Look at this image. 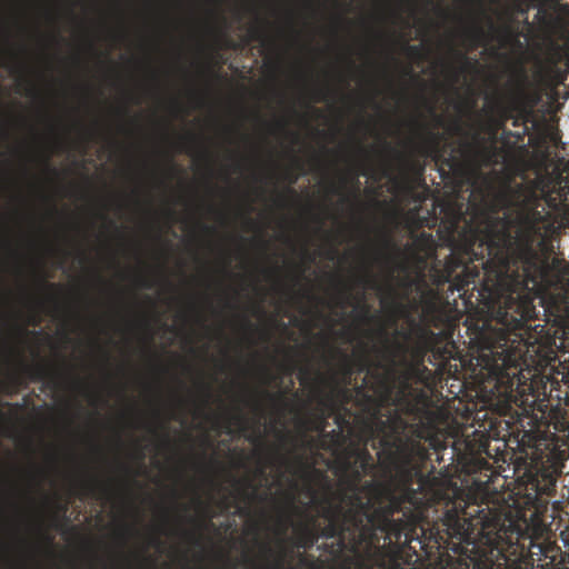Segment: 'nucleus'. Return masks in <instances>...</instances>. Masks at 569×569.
<instances>
[{
  "mask_svg": "<svg viewBox=\"0 0 569 569\" xmlns=\"http://www.w3.org/2000/svg\"><path fill=\"white\" fill-rule=\"evenodd\" d=\"M22 373L31 381H47L58 386L62 379V372L44 362L23 365Z\"/></svg>",
  "mask_w": 569,
  "mask_h": 569,
  "instance_id": "obj_1",
  "label": "nucleus"
},
{
  "mask_svg": "<svg viewBox=\"0 0 569 569\" xmlns=\"http://www.w3.org/2000/svg\"><path fill=\"white\" fill-rule=\"evenodd\" d=\"M207 2V83H213V0Z\"/></svg>",
  "mask_w": 569,
  "mask_h": 569,
  "instance_id": "obj_2",
  "label": "nucleus"
},
{
  "mask_svg": "<svg viewBox=\"0 0 569 569\" xmlns=\"http://www.w3.org/2000/svg\"><path fill=\"white\" fill-rule=\"evenodd\" d=\"M207 232V251H208V264H207V311L208 315H213V262L210 256L213 253V226L208 224L206 228Z\"/></svg>",
  "mask_w": 569,
  "mask_h": 569,
  "instance_id": "obj_3",
  "label": "nucleus"
},
{
  "mask_svg": "<svg viewBox=\"0 0 569 569\" xmlns=\"http://www.w3.org/2000/svg\"><path fill=\"white\" fill-rule=\"evenodd\" d=\"M80 490L82 496L96 499H109L113 493L112 487L109 482L100 481L97 478L82 481Z\"/></svg>",
  "mask_w": 569,
  "mask_h": 569,
  "instance_id": "obj_4",
  "label": "nucleus"
},
{
  "mask_svg": "<svg viewBox=\"0 0 569 569\" xmlns=\"http://www.w3.org/2000/svg\"><path fill=\"white\" fill-rule=\"evenodd\" d=\"M213 503V456L207 459V506H208V527L212 526L213 516L210 515Z\"/></svg>",
  "mask_w": 569,
  "mask_h": 569,
  "instance_id": "obj_5",
  "label": "nucleus"
},
{
  "mask_svg": "<svg viewBox=\"0 0 569 569\" xmlns=\"http://www.w3.org/2000/svg\"><path fill=\"white\" fill-rule=\"evenodd\" d=\"M207 403H208V413L207 420L208 423H213V411L210 406L213 403V375L208 372V382H207Z\"/></svg>",
  "mask_w": 569,
  "mask_h": 569,
  "instance_id": "obj_6",
  "label": "nucleus"
},
{
  "mask_svg": "<svg viewBox=\"0 0 569 569\" xmlns=\"http://www.w3.org/2000/svg\"><path fill=\"white\" fill-rule=\"evenodd\" d=\"M137 283L140 288L151 289L154 286V282L147 276L139 274L137 277Z\"/></svg>",
  "mask_w": 569,
  "mask_h": 569,
  "instance_id": "obj_7",
  "label": "nucleus"
},
{
  "mask_svg": "<svg viewBox=\"0 0 569 569\" xmlns=\"http://www.w3.org/2000/svg\"><path fill=\"white\" fill-rule=\"evenodd\" d=\"M207 559H208V569H212L213 563V538L208 537V546H207Z\"/></svg>",
  "mask_w": 569,
  "mask_h": 569,
  "instance_id": "obj_8",
  "label": "nucleus"
},
{
  "mask_svg": "<svg viewBox=\"0 0 569 569\" xmlns=\"http://www.w3.org/2000/svg\"><path fill=\"white\" fill-rule=\"evenodd\" d=\"M207 337H208V346H210L211 341H213V327L210 323L207 327Z\"/></svg>",
  "mask_w": 569,
  "mask_h": 569,
  "instance_id": "obj_9",
  "label": "nucleus"
},
{
  "mask_svg": "<svg viewBox=\"0 0 569 569\" xmlns=\"http://www.w3.org/2000/svg\"><path fill=\"white\" fill-rule=\"evenodd\" d=\"M170 3L174 8H182L186 4V0H170Z\"/></svg>",
  "mask_w": 569,
  "mask_h": 569,
  "instance_id": "obj_10",
  "label": "nucleus"
},
{
  "mask_svg": "<svg viewBox=\"0 0 569 569\" xmlns=\"http://www.w3.org/2000/svg\"><path fill=\"white\" fill-rule=\"evenodd\" d=\"M42 284L49 289H56L57 288V284L56 283H48L46 282L44 280H42Z\"/></svg>",
  "mask_w": 569,
  "mask_h": 569,
  "instance_id": "obj_11",
  "label": "nucleus"
},
{
  "mask_svg": "<svg viewBox=\"0 0 569 569\" xmlns=\"http://www.w3.org/2000/svg\"><path fill=\"white\" fill-rule=\"evenodd\" d=\"M44 164H46V167H47L50 171H52L53 173H56V170H54V169H52V168L50 167V164H49V157H46V159H44Z\"/></svg>",
  "mask_w": 569,
  "mask_h": 569,
  "instance_id": "obj_12",
  "label": "nucleus"
},
{
  "mask_svg": "<svg viewBox=\"0 0 569 569\" xmlns=\"http://www.w3.org/2000/svg\"><path fill=\"white\" fill-rule=\"evenodd\" d=\"M120 467H121V469H122L127 475H130V476H131V470H130V468H129L128 466H126V465H121Z\"/></svg>",
  "mask_w": 569,
  "mask_h": 569,
  "instance_id": "obj_13",
  "label": "nucleus"
},
{
  "mask_svg": "<svg viewBox=\"0 0 569 569\" xmlns=\"http://www.w3.org/2000/svg\"><path fill=\"white\" fill-rule=\"evenodd\" d=\"M123 531L127 532V533H132L133 532V528L129 527V526H126L123 528Z\"/></svg>",
  "mask_w": 569,
  "mask_h": 569,
  "instance_id": "obj_14",
  "label": "nucleus"
},
{
  "mask_svg": "<svg viewBox=\"0 0 569 569\" xmlns=\"http://www.w3.org/2000/svg\"><path fill=\"white\" fill-rule=\"evenodd\" d=\"M139 459H140V460H143V459H144V453H143L142 451H140V453H139Z\"/></svg>",
  "mask_w": 569,
  "mask_h": 569,
  "instance_id": "obj_15",
  "label": "nucleus"
},
{
  "mask_svg": "<svg viewBox=\"0 0 569 569\" xmlns=\"http://www.w3.org/2000/svg\"><path fill=\"white\" fill-rule=\"evenodd\" d=\"M148 348L150 349L151 336L148 337Z\"/></svg>",
  "mask_w": 569,
  "mask_h": 569,
  "instance_id": "obj_16",
  "label": "nucleus"
},
{
  "mask_svg": "<svg viewBox=\"0 0 569 569\" xmlns=\"http://www.w3.org/2000/svg\"><path fill=\"white\" fill-rule=\"evenodd\" d=\"M211 443V439H210V435L208 433V445L210 446Z\"/></svg>",
  "mask_w": 569,
  "mask_h": 569,
  "instance_id": "obj_17",
  "label": "nucleus"
},
{
  "mask_svg": "<svg viewBox=\"0 0 569 569\" xmlns=\"http://www.w3.org/2000/svg\"><path fill=\"white\" fill-rule=\"evenodd\" d=\"M188 37H196V33H188Z\"/></svg>",
  "mask_w": 569,
  "mask_h": 569,
  "instance_id": "obj_18",
  "label": "nucleus"
},
{
  "mask_svg": "<svg viewBox=\"0 0 569 569\" xmlns=\"http://www.w3.org/2000/svg\"><path fill=\"white\" fill-rule=\"evenodd\" d=\"M188 37H196V33H188Z\"/></svg>",
  "mask_w": 569,
  "mask_h": 569,
  "instance_id": "obj_19",
  "label": "nucleus"
},
{
  "mask_svg": "<svg viewBox=\"0 0 569 569\" xmlns=\"http://www.w3.org/2000/svg\"><path fill=\"white\" fill-rule=\"evenodd\" d=\"M188 37H196V33H188Z\"/></svg>",
  "mask_w": 569,
  "mask_h": 569,
  "instance_id": "obj_20",
  "label": "nucleus"
}]
</instances>
